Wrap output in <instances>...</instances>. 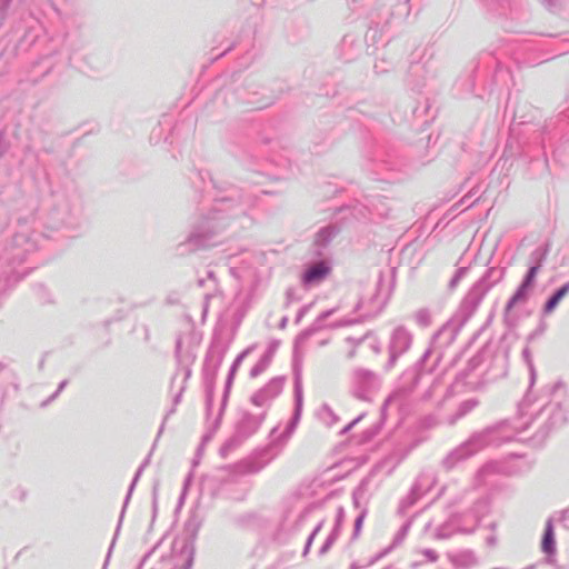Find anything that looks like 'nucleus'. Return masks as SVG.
<instances>
[{
    "instance_id": "nucleus-1",
    "label": "nucleus",
    "mask_w": 569,
    "mask_h": 569,
    "mask_svg": "<svg viewBox=\"0 0 569 569\" xmlns=\"http://www.w3.org/2000/svg\"><path fill=\"white\" fill-rule=\"evenodd\" d=\"M191 181L196 189L211 197L213 204L190 221L187 236L174 249L180 257L220 244L231 222L246 216L252 204V199L239 187L213 177L207 169H196Z\"/></svg>"
},
{
    "instance_id": "nucleus-15",
    "label": "nucleus",
    "mask_w": 569,
    "mask_h": 569,
    "mask_svg": "<svg viewBox=\"0 0 569 569\" xmlns=\"http://www.w3.org/2000/svg\"><path fill=\"white\" fill-rule=\"evenodd\" d=\"M338 311V308H331L322 311L316 320L305 330H302L295 339V352L300 348L311 336L328 328L326 320Z\"/></svg>"
},
{
    "instance_id": "nucleus-8",
    "label": "nucleus",
    "mask_w": 569,
    "mask_h": 569,
    "mask_svg": "<svg viewBox=\"0 0 569 569\" xmlns=\"http://www.w3.org/2000/svg\"><path fill=\"white\" fill-rule=\"evenodd\" d=\"M263 420L264 413L252 415L248 411L242 412L241 418L236 425L234 433L222 445L220 449L221 456H227L228 452L254 435Z\"/></svg>"
},
{
    "instance_id": "nucleus-52",
    "label": "nucleus",
    "mask_w": 569,
    "mask_h": 569,
    "mask_svg": "<svg viewBox=\"0 0 569 569\" xmlns=\"http://www.w3.org/2000/svg\"><path fill=\"white\" fill-rule=\"evenodd\" d=\"M422 553L431 562H436L438 560V553L432 549H425Z\"/></svg>"
},
{
    "instance_id": "nucleus-47",
    "label": "nucleus",
    "mask_w": 569,
    "mask_h": 569,
    "mask_svg": "<svg viewBox=\"0 0 569 569\" xmlns=\"http://www.w3.org/2000/svg\"><path fill=\"white\" fill-rule=\"evenodd\" d=\"M389 67H391V62L381 59L380 61L375 63V71L377 73H383L388 71Z\"/></svg>"
},
{
    "instance_id": "nucleus-37",
    "label": "nucleus",
    "mask_w": 569,
    "mask_h": 569,
    "mask_svg": "<svg viewBox=\"0 0 569 569\" xmlns=\"http://www.w3.org/2000/svg\"><path fill=\"white\" fill-rule=\"evenodd\" d=\"M415 319H416L417 323L420 325L421 327H428L431 323L430 312L428 309H425V308L419 309L416 312Z\"/></svg>"
},
{
    "instance_id": "nucleus-36",
    "label": "nucleus",
    "mask_w": 569,
    "mask_h": 569,
    "mask_svg": "<svg viewBox=\"0 0 569 569\" xmlns=\"http://www.w3.org/2000/svg\"><path fill=\"white\" fill-rule=\"evenodd\" d=\"M345 517H346V512H345L343 507H339L337 509L333 528L330 532L332 536L339 537L342 523L345 521Z\"/></svg>"
},
{
    "instance_id": "nucleus-42",
    "label": "nucleus",
    "mask_w": 569,
    "mask_h": 569,
    "mask_svg": "<svg viewBox=\"0 0 569 569\" xmlns=\"http://www.w3.org/2000/svg\"><path fill=\"white\" fill-rule=\"evenodd\" d=\"M233 94L236 96L234 97L236 101H241V102L252 103V104L256 103V100L253 98H251L244 89H242V90L236 89Z\"/></svg>"
},
{
    "instance_id": "nucleus-35",
    "label": "nucleus",
    "mask_w": 569,
    "mask_h": 569,
    "mask_svg": "<svg viewBox=\"0 0 569 569\" xmlns=\"http://www.w3.org/2000/svg\"><path fill=\"white\" fill-rule=\"evenodd\" d=\"M496 472V463L489 462L485 465L477 473V481L479 483H487V477L495 475Z\"/></svg>"
},
{
    "instance_id": "nucleus-12",
    "label": "nucleus",
    "mask_w": 569,
    "mask_h": 569,
    "mask_svg": "<svg viewBox=\"0 0 569 569\" xmlns=\"http://www.w3.org/2000/svg\"><path fill=\"white\" fill-rule=\"evenodd\" d=\"M276 449L269 445L254 456L244 459L238 463V469L242 473H258L261 471L276 456Z\"/></svg>"
},
{
    "instance_id": "nucleus-43",
    "label": "nucleus",
    "mask_w": 569,
    "mask_h": 569,
    "mask_svg": "<svg viewBox=\"0 0 569 569\" xmlns=\"http://www.w3.org/2000/svg\"><path fill=\"white\" fill-rule=\"evenodd\" d=\"M10 142L7 139L6 131L0 130V159L3 158L10 149Z\"/></svg>"
},
{
    "instance_id": "nucleus-17",
    "label": "nucleus",
    "mask_w": 569,
    "mask_h": 569,
    "mask_svg": "<svg viewBox=\"0 0 569 569\" xmlns=\"http://www.w3.org/2000/svg\"><path fill=\"white\" fill-rule=\"evenodd\" d=\"M248 353H249V349H246L242 352H240L236 357V359L233 360V362H232V365H231V367L229 369V372H228V376H227V379H226V383H224V390H223V396H222V400H221V408H220L219 415H218V417H217V419L214 421V427L216 428L220 423V419H221L223 409H224V407L227 405L228 397H229L230 389H231V386H232L233 380H234L236 372L239 369L241 362L243 361V359L247 357Z\"/></svg>"
},
{
    "instance_id": "nucleus-16",
    "label": "nucleus",
    "mask_w": 569,
    "mask_h": 569,
    "mask_svg": "<svg viewBox=\"0 0 569 569\" xmlns=\"http://www.w3.org/2000/svg\"><path fill=\"white\" fill-rule=\"evenodd\" d=\"M340 228L337 224L330 223L318 230L315 236L313 246L315 254L317 257L323 256V250L331 243V241L339 234Z\"/></svg>"
},
{
    "instance_id": "nucleus-33",
    "label": "nucleus",
    "mask_w": 569,
    "mask_h": 569,
    "mask_svg": "<svg viewBox=\"0 0 569 569\" xmlns=\"http://www.w3.org/2000/svg\"><path fill=\"white\" fill-rule=\"evenodd\" d=\"M478 406V401L476 399H468L460 403L456 415H453L449 422L453 425L458 419L465 417L467 413L472 411Z\"/></svg>"
},
{
    "instance_id": "nucleus-53",
    "label": "nucleus",
    "mask_w": 569,
    "mask_h": 569,
    "mask_svg": "<svg viewBox=\"0 0 569 569\" xmlns=\"http://www.w3.org/2000/svg\"><path fill=\"white\" fill-rule=\"evenodd\" d=\"M184 391V386H182L179 392L173 398V407L169 410L168 415H171L176 411V406L180 402L182 392Z\"/></svg>"
},
{
    "instance_id": "nucleus-55",
    "label": "nucleus",
    "mask_w": 569,
    "mask_h": 569,
    "mask_svg": "<svg viewBox=\"0 0 569 569\" xmlns=\"http://www.w3.org/2000/svg\"><path fill=\"white\" fill-rule=\"evenodd\" d=\"M537 271H538L537 267H531L529 269L527 278H526V284L530 283L535 279Z\"/></svg>"
},
{
    "instance_id": "nucleus-49",
    "label": "nucleus",
    "mask_w": 569,
    "mask_h": 569,
    "mask_svg": "<svg viewBox=\"0 0 569 569\" xmlns=\"http://www.w3.org/2000/svg\"><path fill=\"white\" fill-rule=\"evenodd\" d=\"M158 510V486L154 485L152 489V518H156Z\"/></svg>"
},
{
    "instance_id": "nucleus-9",
    "label": "nucleus",
    "mask_w": 569,
    "mask_h": 569,
    "mask_svg": "<svg viewBox=\"0 0 569 569\" xmlns=\"http://www.w3.org/2000/svg\"><path fill=\"white\" fill-rule=\"evenodd\" d=\"M380 387L378 375L369 369L357 368L350 377V393L358 400L370 402Z\"/></svg>"
},
{
    "instance_id": "nucleus-39",
    "label": "nucleus",
    "mask_w": 569,
    "mask_h": 569,
    "mask_svg": "<svg viewBox=\"0 0 569 569\" xmlns=\"http://www.w3.org/2000/svg\"><path fill=\"white\" fill-rule=\"evenodd\" d=\"M359 321H360V319H358V318H343L341 320L328 323V328L329 329H338V328H342V327L352 326L355 323H358Z\"/></svg>"
},
{
    "instance_id": "nucleus-10",
    "label": "nucleus",
    "mask_w": 569,
    "mask_h": 569,
    "mask_svg": "<svg viewBox=\"0 0 569 569\" xmlns=\"http://www.w3.org/2000/svg\"><path fill=\"white\" fill-rule=\"evenodd\" d=\"M412 342L411 333L403 327L393 330L389 345V359L385 366L386 370H390L397 359L410 348Z\"/></svg>"
},
{
    "instance_id": "nucleus-28",
    "label": "nucleus",
    "mask_w": 569,
    "mask_h": 569,
    "mask_svg": "<svg viewBox=\"0 0 569 569\" xmlns=\"http://www.w3.org/2000/svg\"><path fill=\"white\" fill-rule=\"evenodd\" d=\"M273 358V350H266L264 353L260 357L259 361L251 368L250 377L257 378L262 372L267 370L270 366Z\"/></svg>"
},
{
    "instance_id": "nucleus-45",
    "label": "nucleus",
    "mask_w": 569,
    "mask_h": 569,
    "mask_svg": "<svg viewBox=\"0 0 569 569\" xmlns=\"http://www.w3.org/2000/svg\"><path fill=\"white\" fill-rule=\"evenodd\" d=\"M321 415H322L323 418L327 416L330 419V420L327 421V423L329 426H332L338 420V417L336 416V413L327 405H323V407L321 409Z\"/></svg>"
},
{
    "instance_id": "nucleus-20",
    "label": "nucleus",
    "mask_w": 569,
    "mask_h": 569,
    "mask_svg": "<svg viewBox=\"0 0 569 569\" xmlns=\"http://www.w3.org/2000/svg\"><path fill=\"white\" fill-rule=\"evenodd\" d=\"M293 397H295V409L289 423L297 427L302 412L303 406V390H302V378L300 369L295 366V381H293Z\"/></svg>"
},
{
    "instance_id": "nucleus-25",
    "label": "nucleus",
    "mask_w": 569,
    "mask_h": 569,
    "mask_svg": "<svg viewBox=\"0 0 569 569\" xmlns=\"http://www.w3.org/2000/svg\"><path fill=\"white\" fill-rule=\"evenodd\" d=\"M194 542L192 540H187L182 543L178 559H183V562L179 567V569H191L194 560Z\"/></svg>"
},
{
    "instance_id": "nucleus-60",
    "label": "nucleus",
    "mask_w": 569,
    "mask_h": 569,
    "mask_svg": "<svg viewBox=\"0 0 569 569\" xmlns=\"http://www.w3.org/2000/svg\"><path fill=\"white\" fill-rule=\"evenodd\" d=\"M486 542H487L488 546H495L496 545V536L495 535H489L486 538Z\"/></svg>"
},
{
    "instance_id": "nucleus-11",
    "label": "nucleus",
    "mask_w": 569,
    "mask_h": 569,
    "mask_svg": "<svg viewBox=\"0 0 569 569\" xmlns=\"http://www.w3.org/2000/svg\"><path fill=\"white\" fill-rule=\"evenodd\" d=\"M284 381V376L270 379L267 385L251 396V403L256 407L269 406L282 392Z\"/></svg>"
},
{
    "instance_id": "nucleus-61",
    "label": "nucleus",
    "mask_w": 569,
    "mask_h": 569,
    "mask_svg": "<svg viewBox=\"0 0 569 569\" xmlns=\"http://www.w3.org/2000/svg\"><path fill=\"white\" fill-rule=\"evenodd\" d=\"M287 323H288V317L284 316L281 318L280 322H279V328L280 329H284L287 327Z\"/></svg>"
},
{
    "instance_id": "nucleus-58",
    "label": "nucleus",
    "mask_w": 569,
    "mask_h": 569,
    "mask_svg": "<svg viewBox=\"0 0 569 569\" xmlns=\"http://www.w3.org/2000/svg\"><path fill=\"white\" fill-rule=\"evenodd\" d=\"M436 388H437V383L435 382V383L431 386V388H430L428 391H426V392L423 393L422 399H423V400H428V399H430V398H431V396H432V392H433V390H435Z\"/></svg>"
},
{
    "instance_id": "nucleus-27",
    "label": "nucleus",
    "mask_w": 569,
    "mask_h": 569,
    "mask_svg": "<svg viewBox=\"0 0 569 569\" xmlns=\"http://www.w3.org/2000/svg\"><path fill=\"white\" fill-rule=\"evenodd\" d=\"M295 429H296V426L288 422V425L286 426V429L278 435L279 429H278V427H274L270 432V438H271L270 445L274 449L277 447L282 446L290 438V436L292 435Z\"/></svg>"
},
{
    "instance_id": "nucleus-63",
    "label": "nucleus",
    "mask_w": 569,
    "mask_h": 569,
    "mask_svg": "<svg viewBox=\"0 0 569 569\" xmlns=\"http://www.w3.org/2000/svg\"><path fill=\"white\" fill-rule=\"evenodd\" d=\"M180 351H181V340H178L176 343V357L177 358L180 357Z\"/></svg>"
},
{
    "instance_id": "nucleus-24",
    "label": "nucleus",
    "mask_w": 569,
    "mask_h": 569,
    "mask_svg": "<svg viewBox=\"0 0 569 569\" xmlns=\"http://www.w3.org/2000/svg\"><path fill=\"white\" fill-rule=\"evenodd\" d=\"M488 352H489V347H486L480 352H478L476 356H473L469 360L467 369L460 371L456 376V381L466 383L469 372L476 370L482 363V361L485 360V357L487 356Z\"/></svg>"
},
{
    "instance_id": "nucleus-57",
    "label": "nucleus",
    "mask_w": 569,
    "mask_h": 569,
    "mask_svg": "<svg viewBox=\"0 0 569 569\" xmlns=\"http://www.w3.org/2000/svg\"><path fill=\"white\" fill-rule=\"evenodd\" d=\"M478 526L479 527H487V528H490V529H495L496 522L495 521L486 522L483 518H480L478 520Z\"/></svg>"
},
{
    "instance_id": "nucleus-31",
    "label": "nucleus",
    "mask_w": 569,
    "mask_h": 569,
    "mask_svg": "<svg viewBox=\"0 0 569 569\" xmlns=\"http://www.w3.org/2000/svg\"><path fill=\"white\" fill-rule=\"evenodd\" d=\"M569 293V282L565 283L545 305V312H552L560 301Z\"/></svg>"
},
{
    "instance_id": "nucleus-19",
    "label": "nucleus",
    "mask_w": 569,
    "mask_h": 569,
    "mask_svg": "<svg viewBox=\"0 0 569 569\" xmlns=\"http://www.w3.org/2000/svg\"><path fill=\"white\" fill-rule=\"evenodd\" d=\"M293 397H295V409L289 423L297 427L302 412L303 406V390H302V378L300 369L295 366V381H293Z\"/></svg>"
},
{
    "instance_id": "nucleus-18",
    "label": "nucleus",
    "mask_w": 569,
    "mask_h": 569,
    "mask_svg": "<svg viewBox=\"0 0 569 569\" xmlns=\"http://www.w3.org/2000/svg\"><path fill=\"white\" fill-rule=\"evenodd\" d=\"M151 453H152V452H150V453L147 456V458L143 460V462L140 465V467H139V468H138V470L136 471V473H134V476H133V479H132V481H131V483H130V486H129V489H128L127 496H126L124 501H123V507H122V510H121V513H120V518H119V521H118V526H117V529H116V533H114L113 540H112V542H111V546H110V548H109V552H108L107 559H109V557H110V552H111V550H112V548H113V545H114L116 538H117V536H118V533H119V530H120V527H121V523H122V520H123V517H124L126 508H127V506H128V503H129V501H130V498H131L132 492H133V490H134V488H136V486H137V482L139 481V479H140V477H141L142 472H143L144 468H146V467L149 465V462H150ZM106 562H108V560H106ZM106 565H107V563H104V566H106Z\"/></svg>"
},
{
    "instance_id": "nucleus-7",
    "label": "nucleus",
    "mask_w": 569,
    "mask_h": 569,
    "mask_svg": "<svg viewBox=\"0 0 569 569\" xmlns=\"http://www.w3.org/2000/svg\"><path fill=\"white\" fill-rule=\"evenodd\" d=\"M431 353L432 350L427 349L421 356V358L417 361L416 366L411 369L406 370L401 375L397 387L383 402V406L381 408L382 413L385 412L386 408L389 405L396 401H399V403L401 405V402L415 390L419 382L421 372L423 371L425 363Z\"/></svg>"
},
{
    "instance_id": "nucleus-40",
    "label": "nucleus",
    "mask_w": 569,
    "mask_h": 569,
    "mask_svg": "<svg viewBox=\"0 0 569 569\" xmlns=\"http://www.w3.org/2000/svg\"><path fill=\"white\" fill-rule=\"evenodd\" d=\"M366 515H367V509H363L359 515L358 517L356 518L355 520V526H353V532H352V539H357L360 531H361V528H362V525H363V520L366 518Z\"/></svg>"
},
{
    "instance_id": "nucleus-3",
    "label": "nucleus",
    "mask_w": 569,
    "mask_h": 569,
    "mask_svg": "<svg viewBox=\"0 0 569 569\" xmlns=\"http://www.w3.org/2000/svg\"><path fill=\"white\" fill-rule=\"evenodd\" d=\"M48 213V228L58 230L77 226L81 212V197L76 188L54 190Z\"/></svg>"
},
{
    "instance_id": "nucleus-23",
    "label": "nucleus",
    "mask_w": 569,
    "mask_h": 569,
    "mask_svg": "<svg viewBox=\"0 0 569 569\" xmlns=\"http://www.w3.org/2000/svg\"><path fill=\"white\" fill-rule=\"evenodd\" d=\"M373 174L376 180L391 182L395 180V176L389 173L395 170L393 163L389 160H378L373 164Z\"/></svg>"
},
{
    "instance_id": "nucleus-22",
    "label": "nucleus",
    "mask_w": 569,
    "mask_h": 569,
    "mask_svg": "<svg viewBox=\"0 0 569 569\" xmlns=\"http://www.w3.org/2000/svg\"><path fill=\"white\" fill-rule=\"evenodd\" d=\"M451 563L458 569H469L478 563L476 555L470 550L460 551L451 556Z\"/></svg>"
},
{
    "instance_id": "nucleus-34",
    "label": "nucleus",
    "mask_w": 569,
    "mask_h": 569,
    "mask_svg": "<svg viewBox=\"0 0 569 569\" xmlns=\"http://www.w3.org/2000/svg\"><path fill=\"white\" fill-rule=\"evenodd\" d=\"M370 485V478H363L359 486L355 489L352 493V501L356 508L359 507V501L362 499L368 490V487Z\"/></svg>"
},
{
    "instance_id": "nucleus-30",
    "label": "nucleus",
    "mask_w": 569,
    "mask_h": 569,
    "mask_svg": "<svg viewBox=\"0 0 569 569\" xmlns=\"http://www.w3.org/2000/svg\"><path fill=\"white\" fill-rule=\"evenodd\" d=\"M232 522L238 528L244 529V528H249V527L257 525L259 522V516L257 512H253V511L246 512V513L236 516L232 519Z\"/></svg>"
},
{
    "instance_id": "nucleus-50",
    "label": "nucleus",
    "mask_w": 569,
    "mask_h": 569,
    "mask_svg": "<svg viewBox=\"0 0 569 569\" xmlns=\"http://www.w3.org/2000/svg\"><path fill=\"white\" fill-rule=\"evenodd\" d=\"M363 416H365V413L359 415L351 422H349L347 426H345L341 429L340 435H346L347 432H349L363 418Z\"/></svg>"
},
{
    "instance_id": "nucleus-13",
    "label": "nucleus",
    "mask_w": 569,
    "mask_h": 569,
    "mask_svg": "<svg viewBox=\"0 0 569 569\" xmlns=\"http://www.w3.org/2000/svg\"><path fill=\"white\" fill-rule=\"evenodd\" d=\"M431 481L429 477L420 475L412 485L409 493L400 501L398 512L405 515L407 510L413 506L418 499L429 489Z\"/></svg>"
},
{
    "instance_id": "nucleus-64",
    "label": "nucleus",
    "mask_w": 569,
    "mask_h": 569,
    "mask_svg": "<svg viewBox=\"0 0 569 569\" xmlns=\"http://www.w3.org/2000/svg\"><path fill=\"white\" fill-rule=\"evenodd\" d=\"M190 375H191V369L190 368H186L184 369L183 382L187 381V379L190 377Z\"/></svg>"
},
{
    "instance_id": "nucleus-2",
    "label": "nucleus",
    "mask_w": 569,
    "mask_h": 569,
    "mask_svg": "<svg viewBox=\"0 0 569 569\" xmlns=\"http://www.w3.org/2000/svg\"><path fill=\"white\" fill-rule=\"evenodd\" d=\"M498 282L496 267H489L480 279L472 286L461 301L452 318L447 321L433 336V347L442 348L451 345L460 329L469 320L485 295Z\"/></svg>"
},
{
    "instance_id": "nucleus-38",
    "label": "nucleus",
    "mask_w": 569,
    "mask_h": 569,
    "mask_svg": "<svg viewBox=\"0 0 569 569\" xmlns=\"http://www.w3.org/2000/svg\"><path fill=\"white\" fill-rule=\"evenodd\" d=\"M469 270H470L469 267H459L449 281V284H448L449 289L450 290L455 289L458 286L459 281L467 274V272Z\"/></svg>"
},
{
    "instance_id": "nucleus-14",
    "label": "nucleus",
    "mask_w": 569,
    "mask_h": 569,
    "mask_svg": "<svg viewBox=\"0 0 569 569\" xmlns=\"http://www.w3.org/2000/svg\"><path fill=\"white\" fill-rule=\"evenodd\" d=\"M331 272L328 261L321 259L306 268L301 274V282L305 287H311L323 281Z\"/></svg>"
},
{
    "instance_id": "nucleus-26",
    "label": "nucleus",
    "mask_w": 569,
    "mask_h": 569,
    "mask_svg": "<svg viewBox=\"0 0 569 569\" xmlns=\"http://www.w3.org/2000/svg\"><path fill=\"white\" fill-rule=\"evenodd\" d=\"M391 16V12L389 10L386 11V21L381 26L380 21H372L373 26H370L369 29L366 32L365 40L369 44H376L377 42L382 40V30L389 22V17Z\"/></svg>"
},
{
    "instance_id": "nucleus-46",
    "label": "nucleus",
    "mask_w": 569,
    "mask_h": 569,
    "mask_svg": "<svg viewBox=\"0 0 569 569\" xmlns=\"http://www.w3.org/2000/svg\"><path fill=\"white\" fill-rule=\"evenodd\" d=\"M337 539H338V537L332 536L331 533H329V536L327 537L326 541L323 542V545L319 549V555L320 556L326 555Z\"/></svg>"
},
{
    "instance_id": "nucleus-56",
    "label": "nucleus",
    "mask_w": 569,
    "mask_h": 569,
    "mask_svg": "<svg viewBox=\"0 0 569 569\" xmlns=\"http://www.w3.org/2000/svg\"><path fill=\"white\" fill-rule=\"evenodd\" d=\"M325 525V520H321L312 530V532L309 535L311 539H315V537L319 533V531L322 529Z\"/></svg>"
},
{
    "instance_id": "nucleus-59",
    "label": "nucleus",
    "mask_w": 569,
    "mask_h": 569,
    "mask_svg": "<svg viewBox=\"0 0 569 569\" xmlns=\"http://www.w3.org/2000/svg\"><path fill=\"white\" fill-rule=\"evenodd\" d=\"M312 541H313V539L308 537L307 542H306L305 548H303V552H302L303 556H306L309 552V550L311 548V545H312Z\"/></svg>"
},
{
    "instance_id": "nucleus-32",
    "label": "nucleus",
    "mask_w": 569,
    "mask_h": 569,
    "mask_svg": "<svg viewBox=\"0 0 569 569\" xmlns=\"http://www.w3.org/2000/svg\"><path fill=\"white\" fill-rule=\"evenodd\" d=\"M412 525V518L408 519L401 527L400 529L398 530V532L396 533L393 540H392V543L390 547H388L383 552L382 555H386L388 553L392 548L395 547H398L399 545H401L403 542V540L406 539L409 530H410V527Z\"/></svg>"
},
{
    "instance_id": "nucleus-6",
    "label": "nucleus",
    "mask_w": 569,
    "mask_h": 569,
    "mask_svg": "<svg viewBox=\"0 0 569 569\" xmlns=\"http://www.w3.org/2000/svg\"><path fill=\"white\" fill-rule=\"evenodd\" d=\"M227 348L219 341L211 342L204 358L202 378L206 389V408L209 413L213 406L216 378Z\"/></svg>"
},
{
    "instance_id": "nucleus-51",
    "label": "nucleus",
    "mask_w": 569,
    "mask_h": 569,
    "mask_svg": "<svg viewBox=\"0 0 569 569\" xmlns=\"http://www.w3.org/2000/svg\"><path fill=\"white\" fill-rule=\"evenodd\" d=\"M299 298L296 296V289L295 288H288L286 291V306H289L295 300H298Z\"/></svg>"
},
{
    "instance_id": "nucleus-41",
    "label": "nucleus",
    "mask_w": 569,
    "mask_h": 569,
    "mask_svg": "<svg viewBox=\"0 0 569 569\" xmlns=\"http://www.w3.org/2000/svg\"><path fill=\"white\" fill-rule=\"evenodd\" d=\"M68 380L64 379L62 380L59 385H58V388L57 390L48 398L46 399L44 401L41 402L40 407L41 408H44L47 407L49 403H51L53 400H56L58 398V396L60 395V392L68 386Z\"/></svg>"
},
{
    "instance_id": "nucleus-21",
    "label": "nucleus",
    "mask_w": 569,
    "mask_h": 569,
    "mask_svg": "<svg viewBox=\"0 0 569 569\" xmlns=\"http://www.w3.org/2000/svg\"><path fill=\"white\" fill-rule=\"evenodd\" d=\"M93 57H83V58H79L76 50L72 49L70 56H69V61L71 64H73L76 68H78L82 73H86V74H92V73H96L100 70L99 66L96 64V63H92L91 61L89 60H92Z\"/></svg>"
},
{
    "instance_id": "nucleus-48",
    "label": "nucleus",
    "mask_w": 569,
    "mask_h": 569,
    "mask_svg": "<svg viewBox=\"0 0 569 569\" xmlns=\"http://www.w3.org/2000/svg\"><path fill=\"white\" fill-rule=\"evenodd\" d=\"M312 305L313 303H308V305H305L303 307H301L299 309V311L297 312V316L295 318V322L296 323H299L302 320V318L307 315V312L310 310Z\"/></svg>"
},
{
    "instance_id": "nucleus-29",
    "label": "nucleus",
    "mask_w": 569,
    "mask_h": 569,
    "mask_svg": "<svg viewBox=\"0 0 569 569\" xmlns=\"http://www.w3.org/2000/svg\"><path fill=\"white\" fill-rule=\"evenodd\" d=\"M541 548L548 555H551L555 551V532L551 520L546 522Z\"/></svg>"
},
{
    "instance_id": "nucleus-4",
    "label": "nucleus",
    "mask_w": 569,
    "mask_h": 569,
    "mask_svg": "<svg viewBox=\"0 0 569 569\" xmlns=\"http://www.w3.org/2000/svg\"><path fill=\"white\" fill-rule=\"evenodd\" d=\"M498 440V423L473 432L465 442L451 450L442 460L447 470L453 469L459 462L488 448Z\"/></svg>"
},
{
    "instance_id": "nucleus-44",
    "label": "nucleus",
    "mask_w": 569,
    "mask_h": 569,
    "mask_svg": "<svg viewBox=\"0 0 569 569\" xmlns=\"http://www.w3.org/2000/svg\"><path fill=\"white\" fill-rule=\"evenodd\" d=\"M370 339V332H367L366 335L355 338V337H348L346 338V342L353 347H359L360 345L367 342Z\"/></svg>"
},
{
    "instance_id": "nucleus-62",
    "label": "nucleus",
    "mask_w": 569,
    "mask_h": 569,
    "mask_svg": "<svg viewBox=\"0 0 569 569\" xmlns=\"http://www.w3.org/2000/svg\"><path fill=\"white\" fill-rule=\"evenodd\" d=\"M357 347L351 346V350L348 352V359H352L356 356Z\"/></svg>"
},
{
    "instance_id": "nucleus-5",
    "label": "nucleus",
    "mask_w": 569,
    "mask_h": 569,
    "mask_svg": "<svg viewBox=\"0 0 569 569\" xmlns=\"http://www.w3.org/2000/svg\"><path fill=\"white\" fill-rule=\"evenodd\" d=\"M435 77L436 69L432 63V54H428L426 47L416 48L409 59L407 84L412 91L421 92Z\"/></svg>"
},
{
    "instance_id": "nucleus-54",
    "label": "nucleus",
    "mask_w": 569,
    "mask_h": 569,
    "mask_svg": "<svg viewBox=\"0 0 569 569\" xmlns=\"http://www.w3.org/2000/svg\"><path fill=\"white\" fill-rule=\"evenodd\" d=\"M369 347L372 349L375 353L380 352V345L378 340L370 333V339L368 340Z\"/></svg>"
}]
</instances>
